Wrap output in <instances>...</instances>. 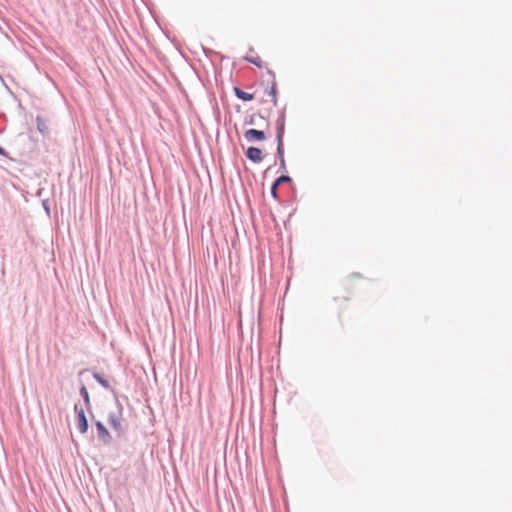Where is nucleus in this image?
I'll list each match as a JSON object with an SVG mask.
<instances>
[{"mask_svg":"<svg viewBox=\"0 0 512 512\" xmlns=\"http://www.w3.org/2000/svg\"><path fill=\"white\" fill-rule=\"evenodd\" d=\"M75 412L77 414V426L79 432L84 434L88 430V422L85 416V412L82 407H78L77 405H75Z\"/></svg>","mask_w":512,"mask_h":512,"instance_id":"nucleus-1","label":"nucleus"},{"mask_svg":"<svg viewBox=\"0 0 512 512\" xmlns=\"http://www.w3.org/2000/svg\"><path fill=\"white\" fill-rule=\"evenodd\" d=\"M270 73L271 79L267 82L266 92L271 97L273 105H277V88L274 74Z\"/></svg>","mask_w":512,"mask_h":512,"instance_id":"nucleus-2","label":"nucleus"},{"mask_svg":"<svg viewBox=\"0 0 512 512\" xmlns=\"http://www.w3.org/2000/svg\"><path fill=\"white\" fill-rule=\"evenodd\" d=\"M246 157L254 163H260L263 159L262 151L257 147H249L246 151Z\"/></svg>","mask_w":512,"mask_h":512,"instance_id":"nucleus-3","label":"nucleus"},{"mask_svg":"<svg viewBox=\"0 0 512 512\" xmlns=\"http://www.w3.org/2000/svg\"><path fill=\"white\" fill-rule=\"evenodd\" d=\"M244 137L248 141H262L265 139V133L263 131L256 129H248L245 132Z\"/></svg>","mask_w":512,"mask_h":512,"instance_id":"nucleus-4","label":"nucleus"},{"mask_svg":"<svg viewBox=\"0 0 512 512\" xmlns=\"http://www.w3.org/2000/svg\"><path fill=\"white\" fill-rule=\"evenodd\" d=\"M283 135H284V125H283V123H281L279 126L278 135H277V141H278L277 152H278V155L282 162L284 161V159H283L284 148H283V140H282Z\"/></svg>","mask_w":512,"mask_h":512,"instance_id":"nucleus-5","label":"nucleus"},{"mask_svg":"<svg viewBox=\"0 0 512 512\" xmlns=\"http://www.w3.org/2000/svg\"><path fill=\"white\" fill-rule=\"evenodd\" d=\"M235 95L237 98L243 100V101H251L254 99V95L248 92H245L241 90L239 87H234L233 89Z\"/></svg>","mask_w":512,"mask_h":512,"instance_id":"nucleus-6","label":"nucleus"},{"mask_svg":"<svg viewBox=\"0 0 512 512\" xmlns=\"http://www.w3.org/2000/svg\"><path fill=\"white\" fill-rule=\"evenodd\" d=\"M96 427H97L99 437L103 441L108 442L110 439V434H109L108 430L105 428V426L101 422H97Z\"/></svg>","mask_w":512,"mask_h":512,"instance_id":"nucleus-7","label":"nucleus"},{"mask_svg":"<svg viewBox=\"0 0 512 512\" xmlns=\"http://www.w3.org/2000/svg\"><path fill=\"white\" fill-rule=\"evenodd\" d=\"M109 423H110V425L114 429L120 430L121 429V415H120V413H117V414L111 413L110 416H109Z\"/></svg>","mask_w":512,"mask_h":512,"instance_id":"nucleus-8","label":"nucleus"},{"mask_svg":"<svg viewBox=\"0 0 512 512\" xmlns=\"http://www.w3.org/2000/svg\"><path fill=\"white\" fill-rule=\"evenodd\" d=\"M36 122H37V129L39 130V132L42 134H46L48 132L47 122L44 119H42L41 117H37Z\"/></svg>","mask_w":512,"mask_h":512,"instance_id":"nucleus-9","label":"nucleus"},{"mask_svg":"<svg viewBox=\"0 0 512 512\" xmlns=\"http://www.w3.org/2000/svg\"><path fill=\"white\" fill-rule=\"evenodd\" d=\"M245 60L256 65L259 68L263 67V61L259 56H246Z\"/></svg>","mask_w":512,"mask_h":512,"instance_id":"nucleus-10","label":"nucleus"},{"mask_svg":"<svg viewBox=\"0 0 512 512\" xmlns=\"http://www.w3.org/2000/svg\"><path fill=\"white\" fill-rule=\"evenodd\" d=\"M94 378L105 388L109 387L108 382L105 379H103L99 374H95Z\"/></svg>","mask_w":512,"mask_h":512,"instance_id":"nucleus-11","label":"nucleus"},{"mask_svg":"<svg viewBox=\"0 0 512 512\" xmlns=\"http://www.w3.org/2000/svg\"><path fill=\"white\" fill-rule=\"evenodd\" d=\"M80 393L83 396V398L85 399V401L88 403L89 402V394H88V391L85 386H83L81 388Z\"/></svg>","mask_w":512,"mask_h":512,"instance_id":"nucleus-12","label":"nucleus"},{"mask_svg":"<svg viewBox=\"0 0 512 512\" xmlns=\"http://www.w3.org/2000/svg\"><path fill=\"white\" fill-rule=\"evenodd\" d=\"M287 181H290V178L288 176H280L279 178H277V180L275 181L276 185H280L284 182H287Z\"/></svg>","mask_w":512,"mask_h":512,"instance_id":"nucleus-13","label":"nucleus"},{"mask_svg":"<svg viewBox=\"0 0 512 512\" xmlns=\"http://www.w3.org/2000/svg\"><path fill=\"white\" fill-rule=\"evenodd\" d=\"M278 186L279 185H276V183L274 182L272 187H271V194L272 196L276 199L277 198V189H278Z\"/></svg>","mask_w":512,"mask_h":512,"instance_id":"nucleus-14","label":"nucleus"},{"mask_svg":"<svg viewBox=\"0 0 512 512\" xmlns=\"http://www.w3.org/2000/svg\"><path fill=\"white\" fill-rule=\"evenodd\" d=\"M4 150L0 147V154H3Z\"/></svg>","mask_w":512,"mask_h":512,"instance_id":"nucleus-15","label":"nucleus"}]
</instances>
